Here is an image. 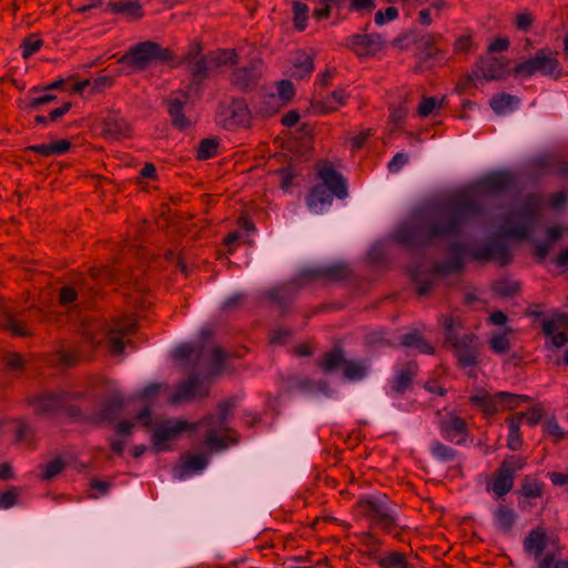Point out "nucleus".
Instances as JSON below:
<instances>
[{"label":"nucleus","mask_w":568,"mask_h":568,"mask_svg":"<svg viewBox=\"0 0 568 568\" xmlns=\"http://www.w3.org/2000/svg\"><path fill=\"white\" fill-rule=\"evenodd\" d=\"M440 324L445 341L452 345L458 363L463 367H474L478 362V339L474 334L459 335L462 321L459 317L443 316Z\"/></svg>","instance_id":"39448f33"},{"label":"nucleus","mask_w":568,"mask_h":568,"mask_svg":"<svg viewBox=\"0 0 568 568\" xmlns=\"http://www.w3.org/2000/svg\"><path fill=\"white\" fill-rule=\"evenodd\" d=\"M397 14L398 12L396 8L388 7L385 11L379 10L375 13V22L378 26H383L396 19Z\"/></svg>","instance_id":"5fc2aeb1"},{"label":"nucleus","mask_w":568,"mask_h":568,"mask_svg":"<svg viewBox=\"0 0 568 568\" xmlns=\"http://www.w3.org/2000/svg\"><path fill=\"white\" fill-rule=\"evenodd\" d=\"M1 326L17 336H26L29 334V329L24 323L12 314L3 315Z\"/></svg>","instance_id":"4c0bfd02"},{"label":"nucleus","mask_w":568,"mask_h":568,"mask_svg":"<svg viewBox=\"0 0 568 568\" xmlns=\"http://www.w3.org/2000/svg\"><path fill=\"white\" fill-rule=\"evenodd\" d=\"M440 104V101H438L436 98L425 97L417 108V114L420 118H426L433 114L435 110L439 109Z\"/></svg>","instance_id":"79ce46f5"},{"label":"nucleus","mask_w":568,"mask_h":568,"mask_svg":"<svg viewBox=\"0 0 568 568\" xmlns=\"http://www.w3.org/2000/svg\"><path fill=\"white\" fill-rule=\"evenodd\" d=\"M314 70L313 57L305 51H296L290 62L287 74L295 79L310 77Z\"/></svg>","instance_id":"aec40b11"},{"label":"nucleus","mask_w":568,"mask_h":568,"mask_svg":"<svg viewBox=\"0 0 568 568\" xmlns=\"http://www.w3.org/2000/svg\"><path fill=\"white\" fill-rule=\"evenodd\" d=\"M408 154L404 152L396 153L388 162V170L392 173H397L400 169L408 163Z\"/></svg>","instance_id":"6e6d98bb"},{"label":"nucleus","mask_w":568,"mask_h":568,"mask_svg":"<svg viewBox=\"0 0 568 568\" xmlns=\"http://www.w3.org/2000/svg\"><path fill=\"white\" fill-rule=\"evenodd\" d=\"M248 121V109L244 101L234 100L223 103L217 113V123L225 129L245 124Z\"/></svg>","instance_id":"4468645a"},{"label":"nucleus","mask_w":568,"mask_h":568,"mask_svg":"<svg viewBox=\"0 0 568 568\" xmlns=\"http://www.w3.org/2000/svg\"><path fill=\"white\" fill-rule=\"evenodd\" d=\"M432 454L434 457L442 462L453 460L455 457V449L440 443H435L432 446Z\"/></svg>","instance_id":"de8ad7c7"},{"label":"nucleus","mask_w":568,"mask_h":568,"mask_svg":"<svg viewBox=\"0 0 568 568\" xmlns=\"http://www.w3.org/2000/svg\"><path fill=\"white\" fill-rule=\"evenodd\" d=\"M135 326V320L132 316H126L106 325H99V336L93 335L89 329L84 334L91 344H99L103 339L112 355L119 357L124 352V337L132 334Z\"/></svg>","instance_id":"423d86ee"},{"label":"nucleus","mask_w":568,"mask_h":568,"mask_svg":"<svg viewBox=\"0 0 568 568\" xmlns=\"http://www.w3.org/2000/svg\"><path fill=\"white\" fill-rule=\"evenodd\" d=\"M200 356L206 361L210 372L219 374L223 368L225 353L215 345H206L199 352Z\"/></svg>","instance_id":"b1692460"},{"label":"nucleus","mask_w":568,"mask_h":568,"mask_svg":"<svg viewBox=\"0 0 568 568\" xmlns=\"http://www.w3.org/2000/svg\"><path fill=\"white\" fill-rule=\"evenodd\" d=\"M490 347L496 354H504L509 349V338L506 333H499L490 338Z\"/></svg>","instance_id":"a18cd8bd"},{"label":"nucleus","mask_w":568,"mask_h":568,"mask_svg":"<svg viewBox=\"0 0 568 568\" xmlns=\"http://www.w3.org/2000/svg\"><path fill=\"white\" fill-rule=\"evenodd\" d=\"M525 550L528 555L539 558L546 548V532L541 528L529 532L524 541Z\"/></svg>","instance_id":"393cba45"},{"label":"nucleus","mask_w":568,"mask_h":568,"mask_svg":"<svg viewBox=\"0 0 568 568\" xmlns=\"http://www.w3.org/2000/svg\"><path fill=\"white\" fill-rule=\"evenodd\" d=\"M301 388L306 394L316 396V397H320V396L328 397L332 395V390L329 389L328 385L323 381H317V382L310 381V379L303 381L301 383Z\"/></svg>","instance_id":"58836bf2"},{"label":"nucleus","mask_w":568,"mask_h":568,"mask_svg":"<svg viewBox=\"0 0 568 568\" xmlns=\"http://www.w3.org/2000/svg\"><path fill=\"white\" fill-rule=\"evenodd\" d=\"M164 58L163 49L155 42L144 41L132 47L120 61L131 65L133 69L141 71L146 69L151 63Z\"/></svg>","instance_id":"ddd939ff"},{"label":"nucleus","mask_w":568,"mask_h":568,"mask_svg":"<svg viewBox=\"0 0 568 568\" xmlns=\"http://www.w3.org/2000/svg\"><path fill=\"white\" fill-rule=\"evenodd\" d=\"M42 47V41L37 36L31 34L28 38H26L22 42L21 49H22V57L24 59L30 58L32 54L38 52Z\"/></svg>","instance_id":"37998d69"},{"label":"nucleus","mask_w":568,"mask_h":568,"mask_svg":"<svg viewBox=\"0 0 568 568\" xmlns=\"http://www.w3.org/2000/svg\"><path fill=\"white\" fill-rule=\"evenodd\" d=\"M531 23H532V17L530 13L523 12L517 16V19H516L517 29L526 31L530 28Z\"/></svg>","instance_id":"338daca9"},{"label":"nucleus","mask_w":568,"mask_h":568,"mask_svg":"<svg viewBox=\"0 0 568 568\" xmlns=\"http://www.w3.org/2000/svg\"><path fill=\"white\" fill-rule=\"evenodd\" d=\"M196 352L193 345L182 344L174 349V357L176 359L189 361L191 356Z\"/></svg>","instance_id":"bf43d9fd"},{"label":"nucleus","mask_w":568,"mask_h":568,"mask_svg":"<svg viewBox=\"0 0 568 568\" xmlns=\"http://www.w3.org/2000/svg\"><path fill=\"white\" fill-rule=\"evenodd\" d=\"M514 187V178L507 172H495L484 176L469 191L448 201L427 206L402 222L393 233V240L407 247L432 245L437 240L448 242V256L430 267L418 266L412 277L420 295L428 294L440 276L458 272L468 258L495 260L501 264L510 261L508 245L489 240L478 247L462 241L466 224L484 213L489 200L508 194Z\"/></svg>","instance_id":"f257e3e1"},{"label":"nucleus","mask_w":568,"mask_h":568,"mask_svg":"<svg viewBox=\"0 0 568 568\" xmlns=\"http://www.w3.org/2000/svg\"><path fill=\"white\" fill-rule=\"evenodd\" d=\"M64 465L60 458H55L53 460H50L43 466L41 477L43 479H51L55 477L62 469Z\"/></svg>","instance_id":"8fccbe9b"},{"label":"nucleus","mask_w":568,"mask_h":568,"mask_svg":"<svg viewBox=\"0 0 568 568\" xmlns=\"http://www.w3.org/2000/svg\"><path fill=\"white\" fill-rule=\"evenodd\" d=\"M332 12V8L325 0H320L315 10L314 16L317 20L326 19Z\"/></svg>","instance_id":"0e129e2a"},{"label":"nucleus","mask_w":568,"mask_h":568,"mask_svg":"<svg viewBox=\"0 0 568 568\" xmlns=\"http://www.w3.org/2000/svg\"><path fill=\"white\" fill-rule=\"evenodd\" d=\"M520 414L524 415V419L531 426L539 424L544 415L539 406H532L527 412H521Z\"/></svg>","instance_id":"4d7b16f0"},{"label":"nucleus","mask_w":568,"mask_h":568,"mask_svg":"<svg viewBox=\"0 0 568 568\" xmlns=\"http://www.w3.org/2000/svg\"><path fill=\"white\" fill-rule=\"evenodd\" d=\"M417 366L415 363H408L399 369L392 382V392L399 394L405 392L410 385L412 378L416 374Z\"/></svg>","instance_id":"c756f323"},{"label":"nucleus","mask_w":568,"mask_h":568,"mask_svg":"<svg viewBox=\"0 0 568 568\" xmlns=\"http://www.w3.org/2000/svg\"><path fill=\"white\" fill-rule=\"evenodd\" d=\"M91 83H92L91 91L98 92V91H101L104 88L111 85L112 79L108 75H100V77L95 78L93 81H91Z\"/></svg>","instance_id":"774afa93"},{"label":"nucleus","mask_w":568,"mask_h":568,"mask_svg":"<svg viewBox=\"0 0 568 568\" xmlns=\"http://www.w3.org/2000/svg\"><path fill=\"white\" fill-rule=\"evenodd\" d=\"M213 65L216 69L221 65L233 64L235 62V52L233 50H221L209 55Z\"/></svg>","instance_id":"a19ab883"},{"label":"nucleus","mask_w":568,"mask_h":568,"mask_svg":"<svg viewBox=\"0 0 568 568\" xmlns=\"http://www.w3.org/2000/svg\"><path fill=\"white\" fill-rule=\"evenodd\" d=\"M321 183L315 185L310 192L306 203L310 211L314 214L326 212L333 202V197L345 199L347 187L342 175L332 164L323 165L318 171Z\"/></svg>","instance_id":"20e7f679"},{"label":"nucleus","mask_w":568,"mask_h":568,"mask_svg":"<svg viewBox=\"0 0 568 568\" xmlns=\"http://www.w3.org/2000/svg\"><path fill=\"white\" fill-rule=\"evenodd\" d=\"M268 297L280 306H285L292 297L287 286H277L268 292Z\"/></svg>","instance_id":"c03bdc74"},{"label":"nucleus","mask_w":568,"mask_h":568,"mask_svg":"<svg viewBox=\"0 0 568 568\" xmlns=\"http://www.w3.org/2000/svg\"><path fill=\"white\" fill-rule=\"evenodd\" d=\"M545 432L552 436L556 440H560L565 437V432L561 426L558 424L556 418H549L545 423Z\"/></svg>","instance_id":"603ef678"},{"label":"nucleus","mask_w":568,"mask_h":568,"mask_svg":"<svg viewBox=\"0 0 568 568\" xmlns=\"http://www.w3.org/2000/svg\"><path fill=\"white\" fill-rule=\"evenodd\" d=\"M346 93L343 89H338L333 91L329 95L316 100L314 102V108L322 112L327 113L337 110L341 105L345 104L346 101Z\"/></svg>","instance_id":"a878e982"},{"label":"nucleus","mask_w":568,"mask_h":568,"mask_svg":"<svg viewBox=\"0 0 568 568\" xmlns=\"http://www.w3.org/2000/svg\"><path fill=\"white\" fill-rule=\"evenodd\" d=\"M6 363L12 369H20L24 365V359L22 358V356L20 354L9 353L6 356Z\"/></svg>","instance_id":"69168bd1"},{"label":"nucleus","mask_w":568,"mask_h":568,"mask_svg":"<svg viewBox=\"0 0 568 568\" xmlns=\"http://www.w3.org/2000/svg\"><path fill=\"white\" fill-rule=\"evenodd\" d=\"M354 45L363 47H378L381 44V37L376 34H357L353 37Z\"/></svg>","instance_id":"3c124183"},{"label":"nucleus","mask_w":568,"mask_h":568,"mask_svg":"<svg viewBox=\"0 0 568 568\" xmlns=\"http://www.w3.org/2000/svg\"><path fill=\"white\" fill-rule=\"evenodd\" d=\"M516 518L517 515L514 509L505 505H499L493 511V523L495 527L501 531H509L513 528Z\"/></svg>","instance_id":"cd10ccee"},{"label":"nucleus","mask_w":568,"mask_h":568,"mask_svg":"<svg viewBox=\"0 0 568 568\" xmlns=\"http://www.w3.org/2000/svg\"><path fill=\"white\" fill-rule=\"evenodd\" d=\"M325 373H333L343 368L345 378L359 381L367 375L368 366L358 359H345L343 352L338 348L326 353L320 363Z\"/></svg>","instance_id":"9b49d317"},{"label":"nucleus","mask_w":568,"mask_h":568,"mask_svg":"<svg viewBox=\"0 0 568 568\" xmlns=\"http://www.w3.org/2000/svg\"><path fill=\"white\" fill-rule=\"evenodd\" d=\"M111 13H126L133 19L142 17V7L138 1L109 2L108 9Z\"/></svg>","instance_id":"72a5a7b5"},{"label":"nucleus","mask_w":568,"mask_h":568,"mask_svg":"<svg viewBox=\"0 0 568 568\" xmlns=\"http://www.w3.org/2000/svg\"><path fill=\"white\" fill-rule=\"evenodd\" d=\"M494 290L496 293L505 296H511L514 295L517 290V283L511 281H499L495 284Z\"/></svg>","instance_id":"864d4df0"},{"label":"nucleus","mask_w":568,"mask_h":568,"mask_svg":"<svg viewBox=\"0 0 568 568\" xmlns=\"http://www.w3.org/2000/svg\"><path fill=\"white\" fill-rule=\"evenodd\" d=\"M515 73L521 77H530L535 73L558 77L560 67L556 53L548 49H541L532 58L517 64Z\"/></svg>","instance_id":"f8f14e48"},{"label":"nucleus","mask_w":568,"mask_h":568,"mask_svg":"<svg viewBox=\"0 0 568 568\" xmlns=\"http://www.w3.org/2000/svg\"><path fill=\"white\" fill-rule=\"evenodd\" d=\"M72 395L67 392L57 394L45 393L32 400V406L39 414H51L67 407V402Z\"/></svg>","instance_id":"a211bd4d"},{"label":"nucleus","mask_w":568,"mask_h":568,"mask_svg":"<svg viewBox=\"0 0 568 568\" xmlns=\"http://www.w3.org/2000/svg\"><path fill=\"white\" fill-rule=\"evenodd\" d=\"M294 24L298 31L305 30L308 19V8L305 3L293 2Z\"/></svg>","instance_id":"ea45409f"},{"label":"nucleus","mask_w":568,"mask_h":568,"mask_svg":"<svg viewBox=\"0 0 568 568\" xmlns=\"http://www.w3.org/2000/svg\"><path fill=\"white\" fill-rule=\"evenodd\" d=\"M361 511L374 519L386 532L397 526V509L392 505L385 494L374 493L361 497L358 501Z\"/></svg>","instance_id":"0eeeda50"},{"label":"nucleus","mask_w":568,"mask_h":568,"mask_svg":"<svg viewBox=\"0 0 568 568\" xmlns=\"http://www.w3.org/2000/svg\"><path fill=\"white\" fill-rule=\"evenodd\" d=\"M103 132L110 139H122L130 132V125L119 113H110L103 120Z\"/></svg>","instance_id":"4be33fe9"},{"label":"nucleus","mask_w":568,"mask_h":568,"mask_svg":"<svg viewBox=\"0 0 568 568\" xmlns=\"http://www.w3.org/2000/svg\"><path fill=\"white\" fill-rule=\"evenodd\" d=\"M524 420L523 414H515L506 419L508 424L507 446L511 450H517L523 445L520 426Z\"/></svg>","instance_id":"bb28decb"},{"label":"nucleus","mask_w":568,"mask_h":568,"mask_svg":"<svg viewBox=\"0 0 568 568\" xmlns=\"http://www.w3.org/2000/svg\"><path fill=\"white\" fill-rule=\"evenodd\" d=\"M471 405L483 412L485 416H493L503 409H515L529 400L526 395H517L508 392L488 393L486 389H477L469 398Z\"/></svg>","instance_id":"6e6552de"},{"label":"nucleus","mask_w":568,"mask_h":568,"mask_svg":"<svg viewBox=\"0 0 568 568\" xmlns=\"http://www.w3.org/2000/svg\"><path fill=\"white\" fill-rule=\"evenodd\" d=\"M538 568H568V560H554L552 556L547 555L539 561Z\"/></svg>","instance_id":"052dcab7"},{"label":"nucleus","mask_w":568,"mask_h":568,"mask_svg":"<svg viewBox=\"0 0 568 568\" xmlns=\"http://www.w3.org/2000/svg\"><path fill=\"white\" fill-rule=\"evenodd\" d=\"M261 75L260 62L252 61L247 65L236 69L233 73V82L241 89H250L256 84Z\"/></svg>","instance_id":"412c9836"},{"label":"nucleus","mask_w":568,"mask_h":568,"mask_svg":"<svg viewBox=\"0 0 568 568\" xmlns=\"http://www.w3.org/2000/svg\"><path fill=\"white\" fill-rule=\"evenodd\" d=\"M17 501V494L14 490H9L0 495V509H9Z\"/></svg>","instance_id":"e2e57ef3"},{"label":"nucleus","mask_w":568,"mask_h":568,"mask_svg":"<svg viewBox=\"0 0 568 568\" xmlns=\"http://www.w3.org/2000/svg\"><path fill=\"white\" fill-rule=\"evenodd\" d=\"M187 60L192 79L203 81L214 70L210 57H200L195 49L189 52Z\"/></svg>","instance_id":"5701e85b"},{"label":"nucleus","mask_w":568,"mask_h":568,"mask_svg":"<svg viewBox=\"0 0 568 568\" xmlns=\"http://www.w3.org/2000/svg\"><path fill=\"white\" fill-rule=\"evenodd\" d=\"M232 412L230 403L219 406V414L209 415L199 423H192L180 418H166L152 426L151 410L144 407L136 416V422L151 428V442L153 449L168 452L172 448V442L184 432H193L203 428L205 433L204 446L210 450L223 449L231 439L227 417Z\"/></svg>","instance_id":"f03ea898"},{"label":"nucleus","mask_w":568,"mask_h":568,"mask_svg":"<svg viewBox=\"0 0 568 568\" xmlns=\"http://www.w3.org/2000/svg\"><path fill=\"white\" fill-rule=\"evenodd\" d=\"M402 343L407 348H414L423 354H433L434 347L424 341L417 332H409L403 336Z\"/></svg>","instance_id":"c9c22d12"},{"label":"nucleus","mask_w":568,"mask_h":568,"mask_svg":"<svg viewBox=\"0 0 568 568\" xmlns=\"http://www.w3.org/2000/svg\"><path fill=\"white\" fill-rule=\"evenodd\" d=\"M71 144L67 140H57L50 143L31 145L29 149L43 156L62 155L67 153Z\"/></svg>","instance_id":"2f4dec72"},{"label":"nucleus","mask_w":568,"mask_h":568,"mask_svg":"<svg viewBox=\"0 0 568 568\" xmlns=\"http://www.w3.org/2000/svg\"><path fill=\"white\" fill-rule=\"evenodd\" d=\"M202 80L192 79L185 90L175 92L168 100V111L172 120V124L179 130H185L191 126V121L184 115L183 110L193 104L201 97Z\"/></svg>","instance_id":"9d476101"},{"label":"nucleus","mask_w":568,"mask_h":568,"mask_svg":"<svg viewBox=\"0 0 568 568\" xmlns=\"http://www.w3.org/2000/svg\"><path fill=\"white\" fill-rule=\"evenodd\" d=\"M406 115H407V109L403 104V105H399L396 108H392L389 119L395 128H399L403 124Z\"/></svg>","instance_id":"13d9d810"},{"label":"nucleus","mask_w":568,"mask_h":568,"mask_svg":"<svg viewBox=\"0 0 568 568\" xmlns=\"http://www.w3.org/2000/svg\"><path fill=\"white\" fill-rule=\"evenodd\" d=\"M544 206L538 194L528 195L503 209V217L497 225L498 233L507 239L525 240L534 232Z\"/></svg>","instance_id":"7ed1b4c3"},{"label":"nucleus","mask_w":568,"mask_h":568,"mask_svg":"<svg viewBox=\"0 0 568 568\" xmlns=\"http://www.w3.org/2000/svg\"><path fill=\"white\" fill-rule=\"evenodd\" d=\"M567 201H568L567 194L564 192H559V193L554 194L550 197L549 204L554 210L561 211L565 207V205L567 204Z\"/></svg>","instance_id":"680f3d73"},{"label":"nucleus","mask_w":568,"mask_h":568,"mask_svg":"<svg viewBox=\"0 0 568 568\" xmlns=\"http://www.w3.org/2000/svg\"><path fill=\"white\" fill-rule=\"evenodd\" d=\"M207 386L196 376H193L182 382L173 395L169 394V388L165 385L153 383L143 388L141 392V397L143 399H151L153 396L159 394L165 399L175 404L182 400L204 397L207 395Z\"/></svg>","instance_id":"1a4fd4ad"},{"label":"nucleus","mask_w":568,"mask_h":568,"mask_svg":"<svg viewBox=\"0 0 568 568\" xmlns=\"http://www.w3.org/2000/svg\"><path fill=\"white\" fill-rule=\"evenodd\" d=\"M474 73L477 78L485 80L501 79L507 73V61L504 58L497 57L481 58Z\"/></svg>","instance_id":"f3484780"},{"label":"nucleus","mask_w":568,"mask_h":568,"mask_svg":"<svg viewBox=\"0 0 568 568\" xmlns=\"http://www.w3.org/2000/svg\"><path fill=\"white\" fill-rule=\"evenodd\" d=\"M519 99L511 94L501 93L490 100V106L495 113L505 115L514 112L519 106Z\"/></svg>","instance_id":"c85d7f7f"},{"label":"nucleus","mask_w":568,"mask_h":568,"mask_svg":"<svg viewBox=\"0 0 568 568\" xmlns=\"http://www.w3.org/2000/svg\"><path fill=\"white\" fill-rule=\"evenodd\" d=\"M568 327V315L564 313H554L542 322V332L545 335L554 334L555 332Z\"/></svg>","instance_id":"e433bc0d"},{"label":"nucleus","mask_w":568,"mask_h":568,"mask_svg":"<svg viewBox=\"0 0 568 568\" xmlns=\"http://www.w3.org/2000/svg\"><path fill=\"white\" fill-rule=\"evenodd\" d=\"M379 568H412L407 556L402 551H389L376 558Z\"/></svg>","instance_id":"473e14b6"},{"label":"nucleus","mask_w":568,"mask_h":568,"mask_svg":"<svg viewBox=\"0 0 568 568\" xmlns=\"http://www.w3.org/2000/svg\"><path fill=\"white\" fill-rule=\"evenodd\" d=\"M520 468V465L517 466ZM516 467L504 463L491 480L488 483L487 489L493 491L496 498L507 495L514 486V473Z\"/></svg>","instance_id":"dca6fc26"},{"label":"nucleus","mask_w":568,"mask_h":568,"mask_svg":"<svg viewBox=\"0 0 568 568\" xmlns=\"http://www.w3.org/2000/svg\"><path fill=\"white\" fill-rule=\"evenodd\" d=\"M542 494V486L538 480L526 479L523 484V495L527 498H538Z\"/></svg>","instance_id":"09e8293b"},{"label":"nucleus","mask_w":568,"mask_h":568,"mask_svg":"<svg viewBox=\"0 0 568 568\" xmlns=\"http://www.w3.org/2000/svg\"><path fill=\"white\" fill-rule=\"evenodd\" d=\"M207 465V457L202 454L186 456L184 463L179 470V479H185L192 473L202 471Z\"/></svg>","instance_id":"7c9ffc66"},{"label":"nucleus","mask_w":568,"mask_h":568,"mask_svg":"<svg viewBox=\"0 0 568 568\" xmlns=\"http://www.w3.org/2000/svg\"><path fill=\"white\" fill-rule=\"evenodd\" d=\"M295 88L290 80H282L277 83L275 91L264 98V108L261 109L265 114L270 115L278 111L294 95Z\"/></svg>","instance_id":"2eb2a0df"},{"label":"nucleus","mask_w":568,"mask_h":568,"mask_svg":"<svg viewBox=\"0 0 568 568\" xmlns=\"http://www.w3.org/2000/svg\"><path fill=\"white\" fill-rule=\"evenodd\" d=\"M443 435L455 444H460L466 438V424L455 414H447L440 420Z\"/></svg>","instance_id":"6ab92c4d"},{"label":"nucleus","mask_w":568,"mask_h":568,"mask_svg":"<svg viewBox=\"0 0 568 568\" xmlns=\"http://www.w3.org/2000/svg\"><path fill=\"white\" fill-rule=\"evenodd\" d=\"M123 406V398L120 395L112 396L109 400L103 403L98 419L101 422H111L119 414Z\"/></svg>","instance_id":"f704fd0d"},{"label":"nucleus","mask_w":568,"mask_h":568,"mask_svg":"<svg viewBox=\"0 0 568 568\" xmlns=\"http://www.w3.org/2000/svg\"><path fill=\"white\" fill-rule=\"evenodd\" d=\"M217 143L214 140H203L197 149V159L206 160L211 159L216 154Z\"/></svg>","instance_id":"49530a36"}]
</instances>
